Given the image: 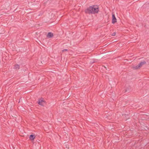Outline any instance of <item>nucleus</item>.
I'll use <instances>...</instances> for the list:
<instances>
[{"label": "nucleus", "instance_id": "5", "mask_svg": "<svg viewBox=\"0 0 149 149\" xmlns=\"http://www.w3.org/2000/svg\"><path fill=\"white\" fill-rule=\"evenodd\" d=\"M146 63V62L145 61H141L139 64V67L140 68L143 65L145 64Z\"/></svg>", "mask_w": 149, "mask_h": 149}, {"label": "nucleus", "instance_id": "10", "mask_svg": "<svg viewBox=\"0 0 149 149\" xmlns=\"http://www.w3.org/2000/svg\"><path fill=\"white\" fill-rule=\"evenodd\" d=\"M68 50L67 49H63L62 51L63 52H65V51H67Z\"/></svg>", "mask_w": 149, "mask_h": 149}, {"label": "nucleus", "instance_id": "11", "mask_svg": "<svg viewBox=\"0 0 149 149\" xmlns=\"http://www.w3.org/2000/svg\"><path fill=\"white\" fill-rule=\"evenodd\" d=\"M125 114V115H128V114Z\"/></svg>", "mask_w": 149, "mask_h": 149}, {"label": "nucleus", "instance_id": "4", "mask_svg": "<svg viewBox=\"0 0 149 149\" xmlns=\"http://www.w3.org/2000/svg\"><path fill=\"white\" fill-rule=\"evenodd\" d=\"M53 34L52 32H49L47 35V37L48 38H52L53 36Z\"/></svg>", "mask_w": 149, "mask_h": 149}, {"label": "nucleus", "instance_id": "6", "mask_svg": "<svg viewBox=\"0 0 149 149\" xmlns=\"http://www.w3.org/2000/svg\"><path fill=\"white\" fill-rule=\"evenodd\" d=\"M36 136L35 135L31 134L30 135L29 138V139L31 140H33L35 138Z\"/></svg>", "mask_w": 149, "mask_h": 149}, {"label": "nucleus", "instance_id": "3", "mask_svg": "<svg viewBox=\"0 0 149 149\" xmlns=\"http://www.w3.org/2000/svg\"><path fill=\"white\" fill-rule=\"evenodd\" d=\"M117 22V19L114 14H112V23L113 24H115Z\"/></svg>", "mask_w": 149, "mask_h": 149}, {"label": "nucleus", "instance_id": "8", "mask_svg": "<svg viewBox=\"0 0 149 149\" xmlns=\"http://www.w3.org/2000/svg\"><path fill=\"white\" fill-rule=\"evenodd\" d=\"M139 65H136L135 66H134L133 67V68L134 70H137L140 68L139 67Z\"/></svg>", "mask_w": 149, "mask_h": 149}, {"label": "nucleus", "instance_id": "9", "mask_svg": "<svg viewBox=\"0 0 149 149\" xmlns=\"http://www.w3.org/2000/svg\"><path fill=\"white\" fill-rule=\"evenodd\" d=\"M116 34V32H113L111 35L112 36H115Z\"/></svg>", "mask_w": 149, "mask_h": 149}, {"label": "nucleus", "instance_id": "1", "mask_svg": "<svg viewBox=\"0 0 149 149\" xmlns=\"http://www.w3.org/2000/svg\"><path fill=\"white\" fill-rule=\"evenodd\" d=\"M99 11L98 6L97 5H93L89 6L85 10V13L89 14L97 13Z\"/></svg>", "mask_w": 149, "mask_h": 149}, {"label": "nucleus", "instance_id": "2", "mask_svg": "<svg viewBox=\"0 0 149 149\" xmlns=\"http://www.w3.org/2000/svg\"><path fill=\"white\" fill-rule=\"evenodd\" d=\"M37 103L39 105L44 107L46 104V101L44 100L43 98L42 97L39 98Z\"/></svg>", "mask_w": 149, "mask_h": 149}, {"label": "nucleus", "instance_id": "7", "mask_svg": "<svg viewBox=\"0 0 149 149\" xmlns=\"http://www.w3.org/2000/svg\"><path fill=\"white\" fill-rule=\"evenodd\" d=\"M19 65L16 64L14 66V68L15 69L17 70L19 69Z\"/></svg>", "mask_w": 149, "mask_h": 149}]
</instances>
